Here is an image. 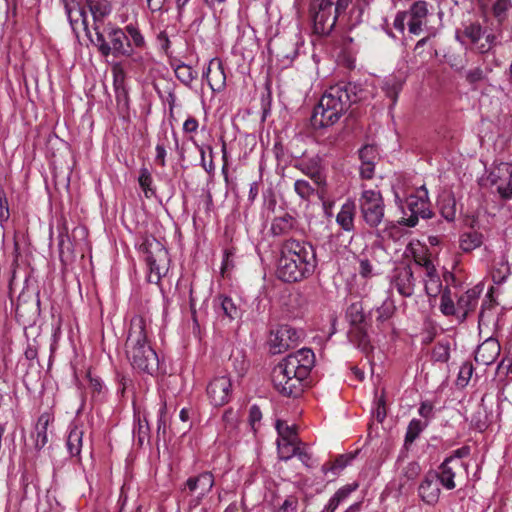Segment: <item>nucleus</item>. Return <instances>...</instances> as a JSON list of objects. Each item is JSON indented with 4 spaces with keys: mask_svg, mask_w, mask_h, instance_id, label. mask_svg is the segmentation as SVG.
<instances>
[{
    "mask_svg": "<svg viewBox=\"0 0 512 512\" xmlns=\"http://www.w3.org/2000/svg\"><path fill=\"white\" fill-rule=\"evenodd\" d=\"M365 90L360 84L341 81L330 86L321 96L310 117L313 129L333 126L350 106L364 99Z\"/></svg>",
    "mask_w": 512,
    "mask_h": 512,
    "instance_id": "obj_1",
    "label": "nucleus"
},
{
    "mask_svg": "<svg viewBox=\"0 0 512 512\" xmlns=\"http://www.w3.org/2000/svg\"><path fill=\"white\" fill-rule=\"evenodd\" d=\"M125 355L132 369L139 374L155 377L166 373L148 338L147 321L142 316L137 315L130 320Z\"/></svg>",
    "mask_w": 512,
    "mask_h": 512,
    "instance_id": "obj_2",
    "label": "nucleus"
},
{
    "mask_svg": "<svg viewBox=\"0 0 512 512\" xmlns=\"http://www.w3.org/2000/svg\"><path fill=\"white\" fill-rule=\"evenodd\" d=\"M95 39L91 43L98 52L108 57L116 58L134 56L135 49H143L146 46L145 37L136 24H128L120 28L112 22L106 23L103 27H94Z\"/></svg>",
    "mask_w": 512,
    "mask_h": 512,
    "instance_id": "obj_3",
    "label": "nucleus"
},
{
    "mask_svg": "<svg viewBox=\"0 0 512 512\" xmlns=\"http://www.w3.org/2000/svg\"><path fill=\"white\" fill-rule=\"evenodd\" d=\"M315 364V355L309 348H302L287 355L273 369L272 382L275 389L287 397H297L303 391V381Z\"/></svg>",
    "mask_w": 512,
    "mask_h": 512,
    "instance_id": "obj_4",
    "label": "nucleus"
},
{
    "mask_svg": "<svg viewBox=\"0 0 512 512\" xmlns=\"http://www.w3.org/2000/svg\"><path fill=\"white\" fill-rule=\"evenodd\" d=\"M317 266L315 248L312 244L290 238L283 242L277 265V276L287 283L308 278Z\"/></svg>",
    "mask_w": 512,
    "mask_h": 512,
    "instance_id": "obj_5",
    "label": "nucleus"
},
{
    "mask_svg": "<svg viewBox=\"0 0 512 512\" xmlns=\"http://www.w3.org/2000/svg\"><path fill=\"white\" fill-rule=\"evenodd\" d=\"M352 0H311L309 16L312 31L319 37H328L334 31L338 17L345 12Z\"/></svg>",
    "mask_w": 512,
    "mask_h": 512,
    "instance_id": "obj_6",
    "label": "nucleus"
},
{
    "mask_svg": "<svg viewBox=\"0 0 512 512\" xmlns=\"http://www.w3.org/2000/svg\"><path fill=\"white\" fill-rule=\"evenodd\" d=\"M140 250L145 253V260L149 268L148 282L158 284L168 271L169 254L164 245L154 236H148L140 245Z\"/></svg>",
    "mask_w": 512,
    "mask_h": 512,
    "instance_id": "obj_7",
    "label": "nucleus"
},
{
    "mask_svg": "<svg viewBox=\"0 0 512 512\" xmlns=\"http://www.w3.org/2000/svg\"><path fill=\"white\" fill-rule=\"evenodd\" d=\"M363 221L370 228H377L384 219L385 204L378 190L364 189L358 200Z\"/></svg>",
    "mask_w": 512,
    "mask_h": 512,
    "instance_id": "obj_8",
    "label": "nucleus"
},
{
    "mask_svg": "<svg viewBox=\"0 0 512 512\" xmlns=\"http://www.w3.org/2000/svg\"><path fill=\"white\" fill-rule=\"evenodd\" d=\"M403 217L401 224L414 227L418 223L419 217L423 219L430 218L432 212L428 200V192L425 187H421L416 194L409 195L405 200V205L401 206Z\"/></svg>",
    "mask_w": 512,
    "mask_h": 512,
    "instance_id": "obj_9",
    "label": "nucleus"
},
{
    "mask_svg": "<svg viewBox=\"0 0 512 512\" xmlns=\"http://www.w3.org/2000/svg\"><path fill=\"white\" fill-rule=\"evenodd\" d=\"M300 333L289 325H280L270 334L269 345L273 354H280L297 345Z\"/></svg>",
    "mask_w": 512,
    "mask_h": 512,
    "instance_id": "obj_10",
    "label": "nucleus"
},
{
    "mask_svg": "<svg viewBox=\"0 0 512 512\" xmlns=\"http://www.w3.org/2000/svg\"><path fill=\"white\" fill-rule=\"evenodd\" d=\"M391 287L403 297H411L414 294L416 279L410 265L395 267L390 276Z\"/></svg>",
    "mask_w": 512,
    "mask_h": 512,
    "instance_id": "obj_11",
    "label": "nucleus"
},
{
    "mask_svg": "<svg viewBox=\"0 0 512 512\" xmlns=\"http://www.w3.org/2000/svg\"><path fill=\"white\" fill-rule=\"evenodd\" d=\"M213 486V474L205 471L196 476L189 477L184 484L183 491H187L189 495L194 496L197 502H199L211 491Z\"/></svg>",
    "mask_w": 512,
    "mask_h": 512,
    "instance_id": "obj_12",
    "label": "nucleus"
},
{
    "mask_svg": "<svg viewBox=\"0 0 512 512\" xmlns=\"http://www.w3.org/2000/svg\"><path fill=\"white\" fill-rule=\"evenodd\" d=\"M434 470L428 471L418 486L419 498L429 506H435L441 495L439 480Z\"/></svg>",
    "mask_w": 512,
    "mask_h": 512,
    "instance_id": "obj_13",
    "label": "nucleus"
},
{
    "mask_svg": "<svg viewBox=\"0 0 512 512\" xmlns=\"http://www.w3.org/2000/svg\"><path fill=\"white\" fill-rule=\"evenodd\" d=\"M231 380L228 376L223 375L215 377L207 386V395L214 406H222L226 404L231 395Z\"/></svg>",
    "mask_w": 512,
    "mask_h": 512,
    "instance_id": "obj_14",
    "label": "nucleus"
},
{
    "mask_svg": "<svg viewBox=\"0 0 512 512\" xmlns=\"http://www.w3.org/2000/svg\"><path fill=\"white\" fill-rule=\"evenodd\" d=\"M462 463L454 458H446L435 471L437 479L446 490H453L456 487L455 476L461 469Z\"/></svg>",
    "mask_w": 512,
    "mask_h": 512,
    "instance_id": "obj_15",
    "label": "nucleus"
},
{
    "mask_svg": "<svg viewBox=\"0 0 512 512\" xmlns=\"http://www.w3.org/2000/svg\"><path fill=\"white\" fill-rule=\"evenodd\" d=\"M500 351L501 346L499 341L493 337H489L477 347L474 359L478 364L489 366L496 361Z\"/></svg>",
    "mask_w": 512,
    "mask_h": 512,
    "instance_id": "obj_16",
    "label": "nucleus"
},
{
    "mask_svg": "<svg viewBox=\"0 0 512 512\" xmlns=\"http://www.w3.org/2000/svg\"><path fill=\"white\" fill-rule=\"evenodd\" d=\"M203 78L213 91L220 90L225 85L226 76L220 60L212 59L203 71Z\"/></svg>",
    "mask_w": 512,
    "mask_h": 512,
    "instance_id": "obj_17",
    "label": "nucleus"
},
{
    "mask_svg": "<svg viewBox=\"0 0 512 512\" xmlns=\"http://www.w3.org/2000/svg\"><path fill=\"white\" fill-rule=\"evenodd\" d=\"M481 290L477 287L468 289L457 300V318L465 320L468 314L475 310Z\"/></svg>",
    "mask_w": 512,
    "mask_h": 512,
    "instance_id": "obj_18",
    "label": "nucleus"
},
{
    "mask_svg": "<svg viewBox=\"0 0 512 512\" xmlns=\"http://www.w3.org/2000/svg\"><path fill=\"white\" fill-rule=\"evenodd\" d=\"M85 6L93 18V28L103 27L104 19L112 12V5L109 0H84Z\"/></svg>",
    "mask_w": 512,
    "mask_h": 512,
    "instance_id": "obj_19",
    "label": "nucleus"
},
{
    "mask_svg": "<svg viewBox=\"0 0 512 512\" xmlns=\"http://www.w3.org/2000/svg\"><path fill=\"white\" fill-rule=\"evenodd\" d=\"M356 213V205L353 201L347 200L336 216L337 224L347 232H352L355 228L354 218Z\"/></svg>",
    "mask_w": 512,
    "mask_h": 512,
    "instance_id": "obj_20",
    "label": "nucleus"
},
{
    "mask_svg": "<svg viewBox=\"0 0 512 512\" xmlns=\"http://www.w3.org/2000/svg\"><path fill=\"white\" fill-rule=\"evenodd\" d=\"M485 34V30H483L482 26L478 22H471L469 24L464 25L462 34L456 35V38L462 42L466 43L469 42L472 45H475L476 47L479 45V41Z\"/></svg>",
    "mask_w": 512,
    "mask_h": 512,
    "instance_id": "obj_21",
    "label": "nucleus"
},
{
    "mask_svg": "<svg viewBox=\"0 0 512 512\" xmlns=\"http://www.w3.org/2000/svg\"><path fill=\"white\" fill-rule=\"evenodd\" d=\"M50 422V415L47 413H43L39 416L38 421L35 426V433L32 434V437L35 438V449L41 450L48 443V434L47 429Z\"/></svg>",
    "mask_w": 512,
    "mask_h": 512,
    "instance_id": "obj_22",
    "label": "nucleus"
},
{
    "mask_svg": "<svg viewBox=\"0 0 512 512\" xmlns=\"http://www.w3.org/2000/svg\"><path fill=\"white\" fill-rule=\"evenodd\" d=\"M357 487L358 484L353 483L339 488L329 499L322 512H335L339 505L343 503L350 496V494L357 489Z\"/></svg>",
    "mask_w": 512,
    "mask_h": 512,
    "instance_id": "obj_23",
    "label": "nucleus"
},
{
    "mask_svg": "<svg viewBox=\"0 0 512 512\" xmlns=\"http://www.w3.org/2000/svg\"><path fill=\"white\" fill-rule=\"evenodd\" d=\"M58 250L60 261L67 265L74 259L72 242L68 236L66 228H62L58 235Z\"/></svg>",
    "mask_w": 512,
    "mask_h": 512,
    "instance_id": "obj_24",
    "label": "nucleus"
},
{
    "mask_svg": "<svg viewBox=\"0 0 512 512\" xmlns=\"http://www.w3.org/2000/svg\"><path fill=\"white\" fill-rule=\"evenodd\" d=\"M350 341L363 352H368L372 346L367 332V324L353 326L349 331Z\"/></svg>",
    "mask_w": 512,
    "mask_h": 512,
    "instance_id": "obj_25",
    "label": "nucleus"
},
{
    "mask_svg": "<svg viewBox=\"0 0 512 512\" xmlns=\"http://www.w3.org/2000/svg\"><path fill=\"white\" fill-rule=\"evenodd\" d=\"M295 219L290 214L286 213L283 216L273 219L270 231L273 236H283L290 233L295 227Z\"/></svg>",
    "mask_w": 512,
    "mask_h": 512,
    "instance_id": "obj_26",
    "label": "nucleus"
},
{
    "mask_svg": "<svg viewBox=\"0 0 512 512\" xmlns=\"http://www.w3.org/2000/svg\"><path fill=\"white\" fill-rule=\"evenodd\" d=\"M83 430L77 426L70 427L66 447L71 457H80L83 441Z\"/></svg>",
    "mask_w": 512,
    "mask_h": 512,
    "instance_id": "obj_27",
    "label": "nucleus"
},
{
    "mask_svg": "<svg viewBox=\"0 0 512 512\" xmlns=\"http://www.w3.org/2000/svg\"><path fill=\"white\" fill-rule=\"evenodd\" d=\"M403 84L404 80L395 75H390L384 80L382 89L386 96L391 99V107L396 104L398 94L402 90Z\"/></svg>",
    "mask_w": 512,
    "mask_h": 512,
    "instance_id": "obj_28",
    "label": "nucleus"
},
{
    "mask_svg": "<svg viewBox=\"0 0 512 512\" xmlns=\"http://www.w3.org/2000/svg\"><path fill=\"white\" fill-rule=\"evenodd\" d=\"M113 75V86L116 93V97L127 96V89L125 85L126 80V72L122 66L121 62H116L112 65L111 68Z\"/></svg>",
    "mask_w": 512,
    "mask_h": 512,
    "instance_id": "obj_29",
    "label": "nucleus"
},
{
    "mask_svg": "<svg viewBox=\"0 0 512 512\" xmlns=\"http://www.w3.org/2000/svg\"><path fill=\"white\" fill-rule=\"evenodd\" d=\"M483 243V235L477 231H469L461 234L459 238V247L465 252H471L480 247Z\"/></svg>",
    "mask_w": 512,
    "mask_h": 512,
    "instance_id": "obj_30",
    "label": "nucleus"
},
{
    "mask_svg": "<svg viewBox=\"0 0 512 512\" xmlns=\"http://www.w3.org/2000/svg\"><path fill=\"white\" fill-rule=\"evenodd\" d=\"M424 286L429 297H437L443 292L442 282L436 269L425 272Z\"/></svg>",
    "mask_w": 512,
    "mask_h": 512,
    "instance_id": "obj_31",
    "label": "nucleus"
},
{
    "mask_svg": "<svg viewBox=\"0 0 512 512\" xmlns=\"http://www.w3.org/2000/svg\"><path fill=\"white\" fill-rule=\"evenodd\" d=\"M170 144L168 131L166 129L161 130L158 133L157 144L155 147V162L161 167L166 166L167 148H170Z\"/></svg>",
    "mask_w": 512,
    "mask_h": 512,
    "instance_id": "obj_32",
    "label": "nucleus"
},
{
    "mask_svg": "<svg viewBox=\"0 0 512 512\" xmlns=\"http://www.w3.org/2000/svg\"><path fill=\"white\" fill-rule=\"evenodd\" d=\"M358 452L342 454L337 456V458L332 462H327L322 466V471L324 474L331 472L332 474H337L339 471L343 470L347 467L356 457Z\"/></svg>",
    "mask_w": 512,
    "mask_h": 512,
    "instance_id": "obj_33",
    "label": "nucleus"
},
{
    "mask_svg": "<svg viewBox=\"0 0 512 512\" xmlns=\"http://www.w3.org/2000/svg\"><path fill=\"white\" fill-rule=\"evenodd\" d=\"M488 179L491 184L494 186H498L501 182H506V180L512 179V165L509 163H500L495 166L494 169L490 172Z\"/></svg>",
    "mask_w": 512,
    "mask_h": 512,
    "instance_id": "obj_34",
    "label": "nucleus"
},
{
    "mask_svg": "<svg viewBox=\"0 0 512 512\" xmlns=\"http://www.w3.org/2000/svg\"><path fill=\"white\" fill-rule=\"evenodd\" d=\"M176 78L185 86L190 87L197 78V72L188 64H172Z\"/></svg>",
    "mask_w": 512,
    "mask_h": 512,
    "instance_id": "obj_35",
    "label": "nucleus"
},
{
    "mask_svg": "<svg viewBox=\"0 0 512 512\" xmlns=\"http://www.w3.org/2000/svg\"><path fill=\"white\" fill-rule=\"evenodd\" d=\"M216 301L218 303L219 311H221L223 315L227 316L230 320L240 317V309L230 297L220 295Z\"/></svg>",
    "mask_w": 512,
    "mask_h": 512,
    "instance_id": "obj_36",
    "label": "nucleus"
},
{
    "mask_svg": "<svg viewBox=\"0 0 512 512\" xmlns=\"http://www.w3.org/2000/svg\"><path fill=\"white\" fill-rule=\"evenodd\" d=\"M396 311L394 301L387 297L381 304V306L375 309L377 325H381L392 318Z\"/></svg>",
    "mask_w": 512,
    "mask_h": 512,
    "instance_id": "obj_37",
    "label": "nucleus"
},
{
    "mask_svg": "<svg viewBox=\"0 0 512 512\" xmlns=\"http://www.w3.org/2000/svg\"><path fill=\"white\" fill-rule=\"evenodd\" d=\"M138 183L146 198H151L156 195V190L153 186V178L148 168L142 167L140 169Z\"/></svg>",
    "mask_w": 512,
    "mask_h": 512,
    "instance_id": "obj_38",
    "label": "nucleus"
},
{
    "mask_svg": "<svg viewBox=\"0 0 512 512\" xmlns=\"http://www.w3.org/2000/svg\"><path fill=\"white\" fill-rule=\"evenodd\" d=\"M428 426V422H422L419 419H412L407 427V431L405 434L404 444L406 447L413 444V442L418 438L420 433Z\"/></svg>",
    "mask_w": 512,
    "mask_h": 512,
    "instance_id": "obj_39",
    "label": "nucleus"
},
{
    "mask_svg": "<svg viewBox=\"0 0 512 512\" xmlns=\"http://www.w3.org/2000/svg\"><path fill=\"white\" fill-rule=\"evenodd\" d=\"M298 441H281L277 440L278 457L282 461H288L296 456L299 446Z\"/></svg>",
    "mask_w": 512,
    "mask_h": 512,
    "instance_id": "obj_40",
    "label": "nucleus"
},
{
    "mask_svg": "<svg viewBox=\"0 0 512 512\" xmlns=\"http://www.w3.org/2000/svg\"><path fill=\"white\" fill-rule=\"evenodd\" d=\"M450 350L449 340L438 341L432 349V359L435 362L446 363L450 358Z\"/></svg>",
    "mask_w": 512,
    "mask_h": 512,
    "instance_id": "obj_41",
    "label": "nucleus"
},
{
    "mask_svg": "<svg viewBox=\"0 0 512 512\" xmlns=\"http://www.w3.org/2000/svg\"><path fill=\"white\" fill-rule=\"evenodd\" d=\"M346 315L352 327L366 324V317L360 302L352 303L348 307Z\"/></svg>",
    "mask_w": 512,
    "mask_h": 512,
    "instance_id": "obj_42",
    "label": "nucleus"
},
{
    "mask_svg": "<svg viewBox=\"0 0 512 512\" xmlns=\"http://www.w3.org/2000/svg\"><path fill=\"white\" fill-rule=\"evenodd\" d=\"M275 428L281 441H298L295 426H289L283 420H277Z\"/></svg>",
    "mask_w": 512,
    "mask_h": 512,
    "instance_id": "obj_43",
    "label": "nucleus"
},
{
    "mask_svg": "<svg viewBox=\"0 0 512 512\" xmlns=\"http://www.w3.org/2000/svg\"><path fill=\"white\" fill-rule=\"evenodd\" d=\"M440 311L445 316L455 315L457 317V304L455 305L451 296L449 287H445L441 294Z\"/></svg>",
    "mask_w": 512,
    "mask_h": 512,
    "instance_id": "obj_44",
    "label": "nucleus"
},
{
    "mask_svg": "<svg viewBox=\"0 0 512 512\" xmlns=\"http://www.w3.org/2000/svg\"><path fill=\"white\" fill-rule=\"evenodd\" d=\"M302 172L307 175L318 187L326 186V177L322 170L317 167H311L306 164H301Z\"/></svg>",
    "mask_w": 512,
    "mask_h": 512,
    "instance_id": "obj_45",
    "label": "nucleus"
},
{
    "mask_svg": "<svg viewBox=\"0 0 512 512\" xmlns=\"http://www.w3.org/2000/svg\"><path fill=\"white\" fill-rule=\"evenodd\" d=\"M412 257L414 262L425 269V272L432 271L435 268L432 260L427 255L424 248H420L419 250L413 249L412 250Z\"/></svg>",
    "mask_w": 512,
    "mask_h": 512,
    "instance_id": "obj_46",
    "label": "nucleus"
},
{
    "mask_svg": "<svg viewBox=\"0 0 512 512\" xmlns=\"http://www.w3.org/2000/svg\"><path fill=\"white\" fill-rule=\"evenodd\" d=\"M133 434L137 436L138 443L142 445L149 435V424L145 416L143 418L140 415L137 416V426L134 427Z\"/></svg>",
    "mask_w": 512,
    "mask_h": 512,
    "instance_id": "obj_47",
    "label": "nucleus"
},
{
    "mask_svg": "<svg viewBox=\"0 0 512 512\" xmlns=\"http://www.w3.org/2000/svg\"><path fill=\"white\" fill-rule=\"evenodd\" d=\"M474 368L471 362H464L459 370L458 377H457V385L460 387H465L468 385L472 374H473Z\"/></svg>",
    "mask_w": 512,
    "mask_h": 512,
    "instance_id": "obj_48",
    "label": "nucleus"
},
{
    "mask_svg": "<svg viewBox=\"0 0 512 512\" xmlns=\"http://www.w3.org/2000/svg\"><path fill=\"white\" fill-rule=\"evenodd\" d=\"M87 378L89 379V388L92 396H103L106 392V387L103 384V381L98 376H93L90 371L87 373Z\"/></svg>",
    "mask_w": 512,
    "mask_h": 512,
    "instance_id": "obj_49",
    "label": "nucleus"
},
{
    "mask_svg": "<svg viewBox=\"0 0 512 512\" xmlns=\"http://www.w3.org/2000/svg\"><path fill=\"white\" fill-rule=\"evenodd\" d=\"M510 7V0H495L492 5V11L499 22H502L506 18L507 11L510 9Z\"/></svg>",
    "mask_w": 512,
    "mask_h": 512,
    "instance_id": "obj_50",
    "label": "nucleus"
},
{
    "mask_svg": "<svg viewBox=\"0 0 512 512\" xmlns=\"http://www.w3.org/2000/svg\"><path fill=\"white\" fill-rule=\"evenodd\" d=\"M409 18L424 19L428 14L427 3L425 1H416L412 4L409 11H405Z\"/></svg>",
    "mask_w": 512,
    "mask_h": 512,
    "instance_id": "obj_51",
    "label": "nucleus"
},
{
    "mask_svg": "<svg viewBox=\"0 0 512 512\" xmlns=\"http://www.w3.org/2000/svg\"><path fill=\"white\" fill-rule=\"evenodd\" d=\"M441 215L447 220V221H453L455 219L456 215V209H455V199L453 197H448L442 201L441 204Z\"/></svg>",
    "mask_w": 512,
    "mask_h": 512,
    "instance_id": "obj_52",
    "label": "nucleus"
},
{
    "mask_svg": "<svg viewBox=\"0 0 512 512\" xmlns=\"http://www.w3.org/2000/svg\"><path fill=\"white\" fill-rule=\"evenodd\" d=\"M294 190L304 200H309L315 191L308 181L302 179L295 181Z\"/></svg>",
    "mask_w": 512,
    "mask_h": 512,
    "instance_id": "obj_53",
    "label": "nucleus"
},
{
    "mask_svg": "<svg viewBox=\"0 0 512 512\" xmlns=\"http://www.w3.org/2000/svg\"><path fill=\"white\" fill-rule=\"evenodd\" d=\"M487 74L480 67L469 69L465 74L466 81L475 89L476 84L485 80Z\"/></svg>",
    "mask_w": 512,
    "mask_h": 512,
    "instance_id": "obj_54",
    "label": "nucleus"
},
{
    "mask_svg": "<svg viewBox=\"0 0 512 512\" xmlns=\"http://www.w3.org/2000/svg\"><path fill=\"white\" fill-rule=\"evenodd\" d=\"M359 158L361 160V163H376V160L378 158L377 148L373 145H365L359 150Z\"/></svg>",
    "mask_w": 512,
    "mask_h": 512,
    "instance_id": "obj_55",
    "label": "nucleus"
},
{
    "mask_svg": "<svg viewBox=\"0 0 512 512\" xmlns=\"http://www.w3.org/2000/svg\"><path fill=\"white\" fill-rule=\"evenodd\" d=\"M299 501L295 495L287 496L275 512H297Z\"/></svg>",
    "mask_w": 512,
    "mask_h": 512,
    "instance_id": "obj_56",
    "label": "nucleus"
},
{
    "mask_svg": "<svg viewBox=\"0 0 512 512\" xmlns=\"http://www.w3.org/2000/svg\"><path fill=\"white\" fill-rule=\"evenodd\" d=\"M483 37L485 38V42L484 43H480L478 46H477V49L480 53H487L488 51H490V49L496 45L497 43V36L493 33H488L486 30H485V34L483 35Z\"/></svg>",
    "mask_w": 512,
    "mask_h": 512,
    "instance_id": "obj_57",
    "label": "nucleus"
},
{
    "mask_svg": "<svg viewBox=\"0 0 512 512\" xmlns=\"http://www.w3.org/2000/svg\"><path fill=\"white\" fill-rule=\"evenodd\" d=\"M421 472V467L418 462H409L403 469V474L408 480H414Z\"/></svg>",
    "mask_w": 512,
    "mask_h": 512,
    "instance_id": "obj_58",
    "label": "nucleus"
},
{
    "mask_svg": "<svg viewBox=\"0 0 512 512\" xmlns=\"http://www.w3.org/2000/svg\"><path fill=\"white\" fill-rule=\"evenodd\" d=\"M359 274L363 278H371L374 276L373 266L369 259L361 258L359 259Z\"/></svg>",
    "mask_w": 512,
    "mask_h": 512,
    "instance_id": "obj_59",
    "label": "nucleus"
},
{
    "mask_svg": "<svg viewBox=\"0 0 512 512\" xmlns=\"http://www.w3.org/2000/svg\"><path fill=\"white\" fill-rule=\"evenodd\" d=\"M394 230H397V226L393 222H387L386 227L383 230H377L376 237L380 241L385 239H394Z\"/></svg>",
    "mask_w": 512,
    "mask_h": 512,
    "instance_id": "obj_60",
    "label": "nucleus"
},
{
    "mask_svg": "<svg viewBox=\"0 0 512 512\" xmlns=\"http://www.w3.org/2000/svg\"><path fill=\"white\" fill-rule=\"evenodd\" d=\"M61 1L63 3L67 18H68L71 26L73 27L74 23L78 22V18L77 19L73 18V11L76 9L77 4H79V2H77L76 0H61Z\"/></svg>",
    "mask_w": 512,
    "mask_h": 512,
    "instance_id": "obj_61",
    "label": "nucleus"
},
{
    "mask_svg": "<svg viewBox=\"0 0 512 512\" xmlns=\"http://www.w3.org/2000/svg\"><path fill=\"white\" fill-rule=\"evenodd\" d=\"M408 18L409 15L405 11L396 14L393 26L399 33H404Z\"/></svg>",
    "mask_w": 512,
    "mask_h": 512,
    "instance_id": "obj_62",
    "label": "nucleus"
},
{
    "mask_svg": "<svg viewBox=\"0 0 512 512\" xmlns=\"http://www.w3.org/2000/svg\"><path fill=\"white\" fill-rule=\"evenodd\" d=\"M496 189L502 199L512 198V179L501 182Z\"/></svg>",
    "mask_w": 512,
    "mask_h": 512,
    "instance_id": "obj_63",
    "label": "nucleus"
},
{
    "mask_svg": "<svg viewBox=\"0 0 512 512\" xmlns=\"http://www.w3.org/2000/svg\"><path fill=\"white\" fill-rule=\"evenodd\" d=\"M376 405L375 417L378 422H383L386 417L385 399L383 395L376 400Z\"/></svg>",
    "mask_w": 512,
    "mask_h": 512,
    "instance_id": "obj_64",
    "label": "nucleus"
}]
</instances>
